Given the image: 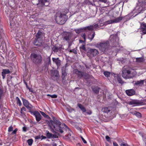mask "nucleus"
Masks as SVG:
<instances>
[{"instance_id":"c756f323","label":"nucleus","mask_w":146,"mask_h":146,"mask_svg":"<svg viewBox=\"0 0 146 146\" xmlns=\"http://www.w3.org/2000/svg\"><path fill=\"white\" fill-rule=\"evenodd\" d=\"M46 62L47 64L49 65L50 64L51 60L50 57H48L46 59Z\"/></svg>"},{"instance_id":"f257e3e1","label":"nucleus","mask_w":146,"mask_h":146,"mask_svg":"<svg viewBox=\"0 0 146 146\" xmlns=\"http://www.w3.org/2000/svg\"><path fill=\"white\" fill-rule=\"evenodd\" d=\"M136 72L129 67H124L123 68L122 76L125 79L132 78L136 75Z\"/></svg>"},{"instance_id":"473e14b6","label":"nucleus","mask_w":146,"mask_h":146,"mask_svg":"<svg viewBox=\"0 0 146 146\" xmlns=\"http://www.w3.org/2000/svg\"><path fill=\"white\" fill-rule=\"evenodd\" d=\"M104 73L105 76L107 77H109L110 75V72L108 71L104 72Z\"/></svg>"},{"instance_id":"b1692460","label":"nucleus","mask_w":146,"mask_h":146,"mask_svg":"<svg viewBox=\"0 0 146 146\" xmlns=\"http://www.w3.org/2000/svg\"><path fill=\"white\" fill-rule=\"evenodd\" d=\"M60 47L58 48V47H57L56 46H53V47H52V50L53 51L55 52H57L60 49Z\"/></svg>"},{"instance_id":"13d9d810","label":"nucleus","mask_w":146,"mask_h":146,"mask_svg":"<svg viewBox=\"0 0 146 146\" xmlns=\"http://www.w3.org/2000/svg\"><path fill=\"white\" fill-rule=\"evenodd\" d=\"M41 137L42 138L41 139H46V137L45 136H44L43 135H42L41 136Z\"/></svg>"},{"instance_id":"bb28decb","label":"nucleus","mask_w":146,"mask_h":146,"mask_svg":"<svg viewBox=\"0 0 146 146\" xmlns=\"http://www.w3.org/2000/svg\"><path fill=\"white\" fill-rule=\"evenodd\" d=\"M143 83V80H140V81H136L135 84L136 85H140V84H142Z\"/></svg>"},{"instance_id":"412c9836","label":"nucleus","mask_w":146,"mask_h":146,"mask_svg":"<svg viewBox=\"0 0 146 146\" xmlns=\"http://www.w3.org/2000/svg\"><path fill=\"white\" fill-rule=\"evenodd\" d=\"M102 110L104 113H108L110 112L111 111V110L110 108L105 107L103 108L102 109Z\"/></svg>"},{"instance_id":"864d4df0","label":"nucleus","mask_w":146,"mask_h":146,"mask_svg":"<svg viewBox=\"0 0 146 146\" xmlns=\"http://www.w3.org/2000/svg\"><path fill=\"white\" fill-rule=\"evenodd\" d=\"M82 36L84 38V40H86V35L85 33H84L82 35Z\"/></svg>"},{"instance_id":"a878e982","label":"nucleus","mask_w":146,"mask_h":146,"mask_svg":"<svg viewBox=\"0 0 146 146\" xmlns=\"http://www.w3.org/2000/svg\"><path fill=\"white\" fill-rule=\"evenodd\" d=\"M100 88L98 87H96L92 88L93 90L96 93L98 92Z\"/></svg>"},{"instance_id":"20e7f679","label":"nucleus","mask_w":146,"mask_h":146,"mask_svg":"<svg viewBox=\"0 0 146 146\" xmlns=\"http://www.w3.org/2000/svg\"><path fill=\"white\" fill-rule=\"evenodd\" d=\"M64 133L65 135V139L67 140L74 139L73 137V134L70 129L64 124Z\"/></svg>"},{"instance_id":"09e8293b","label":"nucleus","mask_w":146,"mask_h":146,"mask_svg":"<svg viewBox=\"0 0 146 146\" xmlns=\"http://www.w3.org/2000/svg\"><path fill=\"white\" fill-rule=\"evenodd\" d=\"M27 129L26 127L24 126L23 127V132H26L27 131Z\"/></svg>"},{"instance_id":"de8ad7c7","label":"nucleus","mask_w":146,"mask_h":146,"mask_svg":"<svg viewBox=\"0 0 146 146\" xmlns=\"http://www.w3.org/2000/svg\"><path fill=\"white\" fill-rule=\"evenodd\" d=\"M80 48L82 49L85 50L86 48L85 47V45L84 44H82L80 47Z\"/></svg>"},{"instance_id":"4be33fe9","label":"nucleus","mask_w":146,"mask_h":146,"mask_svg":"<svg viewBox=\"0 0 146 146\" xmlns=\"http://www.w3.org/2000/svg\"><path fill=\"white\" fill-rule=\"evenodd\" d=\"M136 60L137 62L140 63L143 62L145 60V59L143 57L136 58Z\"/></svg>"},{"instance_id":"2f4dec72","label":"nucleus","mask_w":146,"mask_h":146,"mask_svg":"<svg viewBox=\"0 0 146 146\" xmlns=\"http://www.w3.org/2000/svg\"><path fill=\"white\" fill-rule=\"evenodd\" d=\"M33 142V140L32 139H30L27 140V142L29 145H32Z\"/></svg>"},{"instance_id":"7ed1b4c3","label":"nucleus","mask_w":146,"mask_h":146,"mask_svg":"<svg viewBox=\"0 0 146 146\" xmlns=\"http://www.w3.org/2000/svg\"><path fill=\"white\" fill-rule=\"evenodd\" d=\"M31 57L32 62L36 65L39 64L42 62V57L39 54L32 53Z\"/></svg>"},{"instance_id":"6ab92c4d","label":"nucleus","mask_w":146,"mask_h":146,"mask_svg":"<svg viewBox=\"0 0 146 146\" xmlns=\"http://www.w3.org/2000/svg\"><path fill=\"white\" fill-rule=\"evenodd\" d=\"M10 73V71L8 69H3L2 72L1 74L3 79L5 78L6 74H8Z\"/></svg>"},{"instance_id":"79ce46f5","label":"nucleus","mask_w":146,"mask_h":146,"mask_svg":"<svg viewBox=\"0 0 146 146\" xmlns=\"http://www.w3.org/2000/svg\"><path fill=\"white\" fill-rule=\"evenodd\" d=\"M49 1L48 0H41V2L42 3H43L44 5H45L44 4L46 2H49Z\"/></svg>"},{"instance_id":"7c9ffc66","label":"nucleus","mask_w":146,"mask_h":146,"mask_svg":"<svg viewBox=\"0 0 146 146\" xmlns=\"http://www.w3.org/2000/svg\"><path fill=\"white\" fill-rule=\"evenodd\" d=\"M95 35V32H94V33L92 35H90L88 36V38L92 40L94 38Z\"/></svg>"},{"instance_id":"0eeeda50","label":"nucleus","mask_w":146,"mask_h":146,"mask_svg":"<svg viewBox=\"0 0 146 146\" xmlns=\"http://www.w3.org/2000/svg\"><path fill=\"white\" fill-rule=\"evenodd\" d=\"M51 78L54 81H57L59 78L58 72L56 70H51L50 71Z\"/></svg>"},{"instance_id":"58836bf2","label":"nucleus","mask_w":146,"mask_h":146,"mask_svg":"<svg viewBox=\"0 0 146 146\" xmlns=\"http://www.w3.org/2000/svg\"><path fill=\"white\" fill-rule=\"evenodd\" d=\"M113 146H119L118 144L115 142H113ZM106 146H111L108 144L106 143Z\"/></svg>"},{"instance_id":"9b49d317","label":"nucleus","mask_w":146,"mask_h":146,"mask_svg":"<svg viewBox=\"0 0 146 146\" xmlns=\"http://www.w3.org/2000/svg\"><path fill=\"white\" fill-rule=\"evenodd\" d=\"M31 114L34 115L36 121L38 122L42 119V116L37 111H30Z\"/></svg>"},{"instance_id":"49530a36","label":"nucleus","mask_w":146,"mask_h":146,"mask_svg":"<svg viewBox=\"0 0 146 146\" xmlns=\"http://www.w3.org/2000/svg\"><path fill=\"white\" fill-rule=\"evenodd\" d=\"M13 128L12 126H11L9 127L8 131L10 132L13 131Z\"/></svg>"},{"instance_id":"69168bd1","label":"nucleus","mask_w":146,"mask_h":146,"mask_svg":"<svg viewBox=\"0 0 146 146\" xmlns=\"http://www.w3.org/2000/svg\"><path fill=\"white\" fill-rule=\"evenodd\" d=\"M77 145H81V144H80V143H78Z\"/></svg>"},{"instance_id":"ddd939ff","label":"nucleus","mask_w":146,"mask_h":146,"mask_svg":"<svg viewBox=\"0 0 146 146\" xmlns=\"http://www.w3.org/2000/svg\"><path fill=\"white\" fill-rule=\"evenodd\" d=\"M122 17H119L118 18L113 20L108 21L106 22L107 24H110L114 23H117L119 22L122 20Z\"/></svg>"},{"instance_id":"338daca9","label":"nucleus","mask_w":146,"mask_h":146,"mask_svg":"<svg viewBox=\"0 0 146 146\" xmlns=\"http://www.w3.org/2000/svg\"><path fill=\"white\" fill-rule=\"evenodd\" d=\"M66 17V15H64V18Z\"/></svg>"},{"instance_id":"5fc2aeb1","label":"nucleus","mask_w":146,"mask_h":146,"mask_svg":"<svg viewBox=\"0 0 146 146\" xmlns=\"http://www.w3.org/2000/svg\"><path fill=\"white\" fill-rule=\"evenodd\" d=\"M41 136L40 135L37 136L35 137V138L36 139H41Z\"/></svg>"},{"instance_id":"72a5a7b5","label":"nucleus","mask_w":146,"mask_h":146,"mask_svg":"<svg viewBox=\"0 0 146 146\" xmlns=\"http://www.w3.org/2000/svg\"><path fill=\"white\" fill-rule=\"evenodd\" d=\"M66 110L69 112H71L73 111H74V109L71 108L70 107H67L66 108Z\"/></svg>"},{"instance_id":"c03bdc74","label":"nucleus","mask_w":146,"mask_h":146,"mask_svg":"<svg viewBox=\"0 0 146 146\" xmlns=\"http://www.w3.org/2000/svg\"><path fill=\"white\" fill-rule=\"evenodd\" d=\"M82 31V29H77L75 30V31L77 33L79 34L80 33H81Z\"/></svg>"},{"instance_id":"393cba45","label":"nucleus","mask_w":146,"mask_h":146,"mask_svg":"<svg viewBox=\"0 0 146 146\" xmlns=\"http://www.w3.org/2000/svg\"><path fill=\"white\" fill-rule=\"evenodd\" d=\"M42 33L40 31H38L36 35V38L38 39L41 38V35Z\"/></svg>"},{"instance_id":"e2e57ef3","label":"nucleus","mask_w":146,"mask_h":146,"mask_svg":"<svg viewBox=\"0 0 146 146\" xmlns=\"http://www.w3.org/2000/svg\"><path fill=\"white\" fill-rule=\"evenodd\" d=\"M53 146H57V145H56V143H54L53 144Z\"/></svg>"},{"instance_id":"a18cd8bd","label":"nucleus","mask_w":146,"mask_h":146,"mask_svg":"<svg viewBox=\"0 0 146 146\" xmlns=\"http://www.w3.org/2000/svg\"><path fill=\"white\" fill-rule=\"evenodd\" d=\"M18 129H15L12 133L11 134L12 135L15 134L16 133Z\"/></svg>"},{"instance_id":"a211bd4d","label":"nucleus","mask_w":146,"mask_h":146,"mask_svg":"<svg viewBox=\"0 0 146 146\" xmlns=\"http://www.w3.org/2000/svg\"><path fill=\"white\" fill-rule=\"evenodd\" d=\"M42 43V40L41 39H38L36 38L33 42V44L36 46H40L41 44Z\"/></svg>"},{"instance_id":"9d476101","label":"nucleus","mask_w":146,"mask_h":146,"mask_svg":"<svg viewBox=\"0 0 146 146\" xmlns=\"http://www.w3.org/2000/svg\"><path fill=\"white\" fill-rule=\"evenodd\" d=\"M74 72L76 74L78 75V77L80 78H81L83 76L84 77V78L86 79H87L88 78V74H86L85 72H81L77 69L74 70Z\"/></svg>"},{"instance_id":"cd10ccee","label":"nucleus","mask_w":146,"mask_h":146,"mask_svg":"<svg viewBox=\"0 0 146 146\" xmlns=\"http://www.w3.org/2000/svg\"><path fill=\"white\" fill-rule=\"evenodd\" d=\"M16 100L17 101V104L19 105V106H20L21 105V101L18 97H16Z\"/></svg>"},{"instance_id":"4c0bfd02","label":"nucleus","mask_w":146,"mask_h":146,"mask_svg":"<svg viewBox=\"0 0 146 146\" xmlns=\"http://www.w3.org/2000/svg\"><path fill=\"white\" fill-rule=\"evenodd\" d=\"M47 96H50L51 98H56L57 97V95H55V94H53V95H51L50 94H48L47 95Z\"/></svg>"},{"instance_id":"2eb2a0df","label":"nucleus","mask_w":146,"mask_h":146,"mask_svg":"<svg viewBox=\"0 0 146 146\" xmlns=\"http://www.w3.org/2000/svg\"><path fill=\"white\" fill-rule=\"evenodd\" d=\"M47 137L48 139H54L58 138V136L56 134H53L50 133L48 130L46 131Z\"/></svg>"},{"instance_id":"680f3d73","label":"nucleus","mask_w":146,"mask_h":146,"mask_svg":"<svg viewBox=\"0 0 146 146\" xmlns=\"http://www.w3.org/2000/svg\"><path fill=\"white\" fill-rule=\"evenodd\" d=\"M21 113L23 114L24 113V111H22L21 110Z\"/></svg>"},{"instance_id":"3c124183","label":"nucleus","mask_w":146,"mask_h":146,"mask_svg":"<svg viewBox=\"0 0 146 146\" xmlns=\"http://www.w3.org/2000/svg\"><path fill=\"white\" fill-rule=\"evenodd\" d=\"M81 138L82 139L84 143L86 144L87 143L86 141L81 136Z\"/></svg>"},{"instance_id":"f8f14e48","label":"nucleus","mask_w":146,"mask_h":146,"mask_svg":"<svg viewBox=\"0 0 146 146\" xmlns=\"http://www.w3.org/2000/svg\"><path fill=\"white\" fill-rule=\"evenodd\" d=\"M22 101L23 104L29 110H31L33 108V106L29 103V102L27 100L24 99H23Z\"/></svg>"},{"instance_id":"c85d7f7f","label":"nucleus","mask_w":146,"mask_h":146,"mask_svg":"<svg viewBox=\"0 0 146 146\" xmlns=\"http://www.w3.org/2000/svg\"><path fill=\"white\" fill-rule=\"evenodd\" d=\"M93 25V29L94 30H97L100 27V25L98 24H95Z\"/></svg>"},{"instance_id":"423d86ee","label":"nucleus","mask_w":146,"mask_h":146,"mask_svg":"<svg viewBox=\"0 0 146 146\" xmlns=\"http://www.w3.org/2000/svg\"><path fill=\"white\" fill-rule=\"evenodd\" d=\"M64 14L60 11H58L56 13L55 15V20L56 22L59 24L63 25L64 24V20H63V16Z\"/></svg>"},{"instance_id":"8fccbe9b","label":"nucleus","mask_w":146,"mask_h":146,"mask_svg":"<svg viewBox=\"0 0 146 146\" xmlns=\"http://www.w3.org/2000/svg\"><path fill=\"white\" fill-rule=\"evenodd\" d=\"M76 128L79 131L80 133H82V131L80 127L78 126H77L76 127Z\"/></svg>"},{"instance_id":"dca6fc26","label":"nucleus","mask_w":146,"mask_h":146,"mask_svg":"<svg viewBox=\"0 0 146 146\" xmlns=\"http://www.w3.org/2000/svg\"><path fill=\"white\" fill-rule=\"evenodd\" d=\"M142 31L141 34H146V23H141L140 26Z\"/></svg>"},{"instance_id":"e433bc0d","label":"nucleus","mask_w":146,"mask_h":146,"mask_svg":"<svg viewBox=\"0 0 146 146\" xmlns=\"http://www.w3.org/2000/svg\"><path fill=\"white\" fill-rule=\"evenodd\" d=\"M133 114L135 115L136 116L138 117H141V114L137 112H135Z\"/></svg>"},{"instance_id":"a19ab883","label":"nucleus","mask_w":146,"mask_h":146,"mask_svg":"<svg viewBox=\"0 0 146 146\" xmlns=\"http://www.w3.org/2000/svg\"><path fill=\"white\" fill-rule=\"evenodd\" d=\"M117 80L119 83L121 84H122L123 83V81H122L121 78L120 77H117Z\"/></svg>"},{"instance_id":"bf43d9fd","label":"nucleus","mask_w":146,"mask_h":146,"mask_svg":"<svg viewBox=\"0 0 146 146\" xmlns=\"http://www.w3.org/2000/svg\"><path fill=\"white\" fill-rule=\"evenodd\" d=\"M73 52L75 53V54H77V51L76 50H73Z\"/></svg>"},{"instance_id":"37998d69","label":"nucleus","mask_w":146,"mask_h":146,"mask_svg":"<svg viewBox=\"0 0 146 146\" xmlns=\"http://www.w3.org/2000/svg\"><path fill=\"white\" fill-rule=\"evenodd\" d=\"M3 94V90L1 89H0V100L1 99V98Z\"/></svg>"},{"instance_id":"5701e85b","label":"nucleus","mask_w":146,"mask_h":146,"mask_svg":"<svg viewBox=\"0 0 146 146\" xmlns=\"http://www.w3.org/2000/svg\"><path fill=\"white\" fill-rule=\"evenodd\" d=\"M78 106L83 112H86V108L81 104H78Z\"/></svg>"},{"instance_id":"f3484780","label":"nucleus","mask_w":146,"mask_h":146,"mask_svg":"<svg viewBox=\"0 0 146 146\" xmlns=\"http://www.w3.org/2000/svg\"><path fill=\"white\" fill-rule=\"evenodd\" d=\"M53 62H54L57 66V68L58 69L61 66V61L58 58H52Z\"/></svg>"},{"instance_id":"6e6d98bb","label":"nucleus","mask_w":146,"mask_h":146,"mask_svg":"<svg viewBox=\"0 0 146 146\" xmlns=\"http://www.w3.org/2000/svg\"><path fill=\"white\" fill-rule=\"evenodd\" d=\"M21 110L22 111H25L26 110V108L24 107H23L21 109Z\"/></svg>"},{"instance_id":"f704fd0d","label":"nucleus","mask_w":146,"mask_h":146,"mask_svg":"<svg viewBox=\"0 0 146 146\" xmlns=\"http://www.w3.org/2000/svg\"><path fill=\"white\" fill-rule=\"evenodd\" d=\"M88 29L89 30H93V25H90V26H88L85 27V29Z\"/></svg>"},{"instance_id":"4468645a","label":"nucleus","mask_w":146,"mask_h":146,"mask_svg":"<svg viewBox=\"0 0 146 146\" xmlns=\"http://www.w3.org/2000/svg\"><path fill=\"white\" fill-rule=\"evenodd\" d=\"M110 38V42L111 44H112L115 47L117 46L118 44L117 42H116V36H115L111 35Z\"/></svg>"},{"instance_id":"0e129e2a","label":"nucleus","mask_w":146,"mask_h":146,"mask_svg":"<svg viewBox=\"0 0 146 146\" xmlns=\"http://www.w3.org/2000/svg\"><path fill=\"white\" fill-rule=\"evenodd\" d=\"M12 24H13V23H12L11 22V23H10V25H11Z\"/></svg>"},{"instance_id":"6e6552de","label":"nucleus","mask_w":146,"mask_h":146,"mask_svg":"<svg viewBox=\"0 0 146 146\" xmlns=\"http://www.w3.org/2000/svg\"><path fill=\"white\" fill-rule=\"evenodd\" d=\"M99 54L98 51L95 49L90 48L88 50L87 56L89 57L95 56Z\"/></svg>"},{"instance_id":"052dcab7","label":"nucleus","mask_w":146,"mask_h":146,"mask_svg":"<svg viewBox=\"0 0 146 146\" xmlns=\"http://www.w3.org/2000/svg\"><path fill=\"white\" fill-rule=\"evenodd\" d=\"M63 67L62 68V75H63L64 74V73L63 71Z\"/></svg>"},{"instance_id":"4d7b16f0","label":"nucleus","mask_w":146,"mask_h":146,"mask_svg":"<svg viewBox=\"0 0 146 146\" xmlns=\"http://www.w3.org/2000/svg\"><path fill=\"white\" fill-rule=\"evenodd\" d=\"M106 138L107 141H109V139H110V137L108 136H106Z\"/></svg>"},{"instance_id":"c9c22d12","label":"nucleus","mask_w":146,"mask_h":146,"mask_svg":"<svg viewBox=\"0 0 146 146\" xmlns=\"http://www.w3.org/2000/svg\"><path fill=\"white\" fill-rule=\"evenodd\" d=\"M41 114L44 117L47 118H50V117L46 115L44 112H43L40 111Z\"/></svg>"},{"instance_id":"f03ea898","label":"nucleus","mask_w":146,"mask_h":146,"mask_svg":"<svg viewBox=\"0 0 146 146\" xmlns=\"http://www.w3.org/2000/svg\"><path fill=\"white\" fill-rule=\"evenodd\" d=\"M53 121L50 120L49 123L50 124H51L54 129L56 131L60 132L61 133L63 132V129L64 125L55 117H53Z\"/></svg>"},{"instance_id":"603ef678","label":"nucleus","mask_w":146,"mask_h":146,"mask_svg":"<svg viewBox=\"0 0 146 146\" xmlns=\"http://www.w3.org/2000/svg\"><path fill=\"white\" fill-rule=\"evenodd\" d=\"M121 146H129L128 145L125 144L124 143H123L121 144Z\"/></svg>"},{"instance_id":"ea45409f","label":"nucleus","mask_w":146,"mask_h":146,"mask_svg":"<svg viewBox=\"0 0 146 146\" xmlns=\"http://www.w3.org/2000/svg\"><path fill=\"white\" fill-rule=\"evenodd\" d=\"M66 35L68 36L67 37H66L64 36V39H65L66 40H68L69 39L70 34L69 33H65V32H64V35Z\"/></svg>"},{"instance_id":"39448f33","label":"nucleus","mask_w":146,"mask_h":146,"mask_svg":"<svg viewBox=\"0 0 146 146\" xmlns=\"http://www.w3.org/2000/svg\"><path fill=\"white\" fill-rule=\"evenodd\" d=\"M110 43L108 41H106L102 43L97 44L96 46L99 49L103 52L105 51L108 49Z\"/></svg>"},{"instance_id":"aec40b11","label":"nucleus","mask_w":146,"mask_h":146,"mask_svg":"<svg viewBox=\"0 0 146 146\" xmlns=\"http://www.w3.org/2000/svg\"><path fill=\"white\" fill-rule=\"evenodd\" d=\"M126 93L129 96L133 95L135 94V91L133 89L127 90Z\"/></svg>"},{"instance_id":"1a4fd4ad","label":"nucleus","mask_w":146,"mask_h":146,"mask_svg":"<svg viewBox=\"0 0 146 146\" xmlns=\"http://www.w3.org/2000/svg\"><path fill=\"white\" fill-rule=\"evenodd\" d=\"M146 5L144 3L140 4L137 5L135 8V9L137 10V12L139 13H142L146 9Z\"/></svg>"}]
</instances>
